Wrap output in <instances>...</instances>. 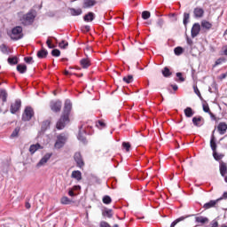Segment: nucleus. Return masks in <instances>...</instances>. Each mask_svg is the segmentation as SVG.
I'll list each match as a JSON object with an SVG mask.
<instances>
[{"instance_id":"bb28decb","label":"nucleus","mask_w":227,"mask_h":227,"mask_svg":"<svg viewBox=\"0 0 227 227\" xmlns=\"http://www.w3.org/2000/svg\"><path fill=\"white\" fill-rule=\"evenodd\" d=\"M17 70L20 74H26L27 71V67L26 65L19 64L17 66Z\"/></svg>"},{"instance_id":"9b49d317","label":"nucleus","mask_w":227,"mask_h":227,"mask_svg":"<svg viewBox=\"0 0 227 227\" xmlns=\"http://www.w3.org/2000/svg\"><path fill=\"white\" fill-rule=\"evenodd\" d=\"M192 123L195 127H201L205 123V119L201 116H195L192 118Z\"/></svg>"},{"instance_id":"0e129e2a","label":"nucleus","mask_w":227,"mask_h":227,"mask_svg":"<svg viewBox=\"0 0 227 227\" xmlns=\"http://www.w3.org/2000/svg\"><path fill=\"white\" fill-rule=\"evenodd\" d=\"M207 114H209V116H210L211 118H213V120H215V115L211 111L208 112Z\"/></svg>"},{"instance_id":"09e8293b","label":"nucleus","mask_w":227,"mask_h":227,"mask_svg":"<svg viewBox=\"0 0 227 227\" xmlns=\"http://www.w3.org/2000/svg\"><path fill=\"white\" fill-rule=\"evenodd\" d=\"M204 113H210V106H208V104H203L202 105Z\"/></svg>"},{"instance_id":"49530a36","label":"nucleus","mask_w":227,"mask_h":227,"mask_svg":"<svg viewBox=\"0 0 227 227\" xmlns=\"http://www.w3.org/2000/svg\"><path fill=\"white\" fill-rule=\"evenodd\" d=\"M224 61H226V59L224 58H220V59H216V61L215 62L214 67H217L219 65H222L223 63H224Z\"/></svg>"},{"instance_id":"5701e85b","label":"nucleus","mask_w":227,"mask_h":227,"mask_svg":"<svg viewBox=\"0 0 227 227\" xmlns=\"http://www.w3.org/2000/svg\"><path fill=\"white\" fill-rule=\"evenodd\" d=\"M103 217H108V219H111L113 215H114V213H113V209L105 208L102 211Z\"/></svg>"},{"instance_id":"c85d7f7f","label":"nucleus","mask_w":227,"mask_h":227,"mask_svg":"<svg viewBox=\"0 0 227 227\" xmlns=\"http://www.w3.org/2000/svg\"><path fill=\"white\" fill-rule=\"evenodd\" d=\"M213 157L215 160H221L224 157V154L218 153L217 151H213Z\"/></svg>"},{"instance_id":"4c0bfd02","label":"nucleus","mask_w":227,"mask_h":227,"mask_svg":"<svg viewBox=\"0 0 227 227\" xmlns=\"http://www.w3.org/2000/svg\"><path fill=\"white\" fill-rule=\"evenodd\" d=\"M96 127L98 129H106V122H104L102 120H99L96 122Z\"/></svg>"},{"instance_id":"4468645a","label":"nucleus","mask_w":227,"mask_h":227,"mask_svg":"<svg viewBox=\"0 0 227 227\" xmlns=\"http://www.w3.org/2000/svg\"><path fill=\"white\" fill-rule=\"evenodd\" d=\"M215 129L213 130L211 139H210V147L213 152L217 151V144L215 143Z\"/></svg>"},{"instance_id":"f3484780","label":"nucleus","mask_w":227,"mask_h":227,"mask_svg":"<svg viewBox=\"0 0 227 227\" xmlns=\"http://www.w3.org/2000/svg\"><path fill=\"white\" fill-rule=\"evenodd\" d=\"M219 201V199L215 200H210L209 202L204 204L203 208H205V210H208V208H214V207H215Z\"/></svg>"},{"instance_id":"6e6552de","label":"nucleus","mask_w":227,"mask_h":227,"mask_svg":"<svg viewBox=\"0 0 227 227\" xmlns=\"http://www.w3.org/2000/svg\"><path fill=\"white\" fill-rule=\"evenodd\" d=\"M50 107L53 113H59L62 107L61 101H51L50 103Z\"/></svg>"},{"instance_id":"f03ea898","label":"nucleus","mask_w":227,"mask_h":227,"mask_svg":"<svg viewBox=\"0 0 227 227\" xmlns=\"http://www.w3.org/2000/svg\"><path fill=\"white\" fill-rule=\"evenodd\" d=\"M35 17L36 16L33 14V11H30L27 14L23 15L20 20L24 26H30V24L35 22Z\"/></svg>"},{"instance_id":"c9c22d12","label":"nucleus","mask_w":227,"mask_h":227,"mask_svg":"<svg viewBox=\"0 0 227 227\" xmlns=\"http://www.w3.org/2000/svg\"><path fill=\"white\" fill-rule=\"evenodd\" d=\"M49 127H51V121H44L42 123V130H47V129H49Z\"/></svg>"},{"instance_id":"e2e57ef3","label":"nucleus","mask_w":227,"mask_h":227,"mask_svg":"<svg viewBox=\"0 0 227 227\" xmlns=\"http://www.w3.org/2000/svg\"><path fill=\"white\" fill-rule=\"evenodd\" d=\"M224 56H227V45L223 47Z\"/></svg>"},{"instance_id":"6e6d98bb","label":"nucleus","mask_w":227,"mask_h":227,"mask_svg":"<svg viewBox=\"0 0 227 227\" xmlns=\"http://www.w3.org/2000/svg\"><path fill=\"white\" fill-rule=\"evenodd\" d=\"M46 44L48 45L49 49H54V45H52V41H51L50 39L46 41Z\"/></svg>"},{"instance_id":"412c9836","label":"nucleus","mask_w":227,"mask_h":227,"mask_svg":"<svg viewBox=\"0 0 227 227\" xmlns=\"http://www.w3.org/2000/svg\"><path fill=\"white\" fill-rule=\"evenodd\" d=\"M83 20L85 22H93L95 20V13L90 12L87 14L84 15Z\"/></svg>"},{"instance_id":"603ef678","label":"nucleus","mask_w":227,"mask_h":227,"mask_svg":"<svg viewBox=\"0 0 227 227\" xmlns=\"http://www.w3.org/2000/svg\"><path fill=\"white\" fill-rule=\"evenodd\" d=\"M193 90H194V93H196L198 97H201V92H200V89H198V86L194 85Z\"/></svg>"},{"instance_id":"f704fd0d","label":"nucleus","mask_w":227,"mask_h":227,"mask_svg":"<svg viewBox=\"0 0 227 227\" xmlns=\"http://www.w3.org/2000/svg\"><path fill=\"white\" fill-rule=\"evenodd\" d=\"M0 98H2L3 102H6V98H8V93H6V90H0Z\"/></svg>"},{"instance_id":"72a5a7b5","label":"nucleus","mask_w":227,"mask_h":227,"mask_svg":"<svg viewBox=\"0 0 227 227\" xmlns=\"http://www.w3.org/2000/svg\"><path fill=\"white\" fill-rule=\"evenodd\" d=\"M171 71L168 67H164L162 70V75L163 77H171Z\"/></svg>"},{"instance_id":"5fc2aeb1","label":"nucleus","mask_w":227,"mask_h":227,"mask_svg":"<svg viewBox=\"0 0 227 227\" xmlns=\"http://www.w3.org/2000/svg\"><path fill=\"white\" fill-rule=\"evenodd\" d=\"M186 42L190 45V47H192V45H194V42H192V39H191L189 36L186 37Z\"/></svg>"},{"instance_id":"c03bdc74","label":"nucleus","mask_w":227,"mask_h":227,"mask_svg":"<svg viewBox=\"0 0 227 227\" xmlns=\"http://www.w3.org/2000/svg\"><path fill=\"white\" fill-rule=\"evenodd\" d=\"M59 47L60 49H67L68 47V42L67 41H61L59 43Z\"/></svg>"},{"instance_id":"f257e3e1","label":"nucleus","mask_w":227,"mask_h":227,"mask_svg":"<svg viewBox=\"0 0 227 227\" xmlns=\"http://www.w3.org/2000/svg\"><path fill=\"white\" fill-rule=\"evenodd\" d=\"M22 31H23L22 27L20 26L14 27L12 29L10 38L15 41L24 38V34L22 33Z\"/></svg>"},{"instance_id":"f8f14e48","label":"nucleus","mask_w":227,"mask_h":227,"mask_svg":"<svg viewBox=\"0 0 227 227\" xmlns=\"http://www.w3.org/2000/svg\"><path fill=\"white\" fill-rule=\"evenodd\" d=\"M219 171H220L221 176H223V178H226V176H227V165H226V163H224V161L220 162Z\"/></svg>"},{"instance_id":"b1692460","label":"nucleus","mask_w":227,"mask_h":227,"mask_svg":"<svg viewBox=\"0 0 227 227\" xmlns=\"http://www.w3.org/2000/svg\"><path fill=\"white\" fill-rule=\"evenodd\" d=\"M49 54V51L45 50L44 48H42L40 51H37V58L39 59H43V58H47V55Z\"/></svg>"},{"instance_id":"20e7f679","label":"nucleus","mask_w":227,"mask_h":227,"mask_svg":"<svg viewBox=\"0 0 227 227\" xmlns=\"http://www.w3.org/2000/svg\"><path fill=\"white\" fill-rule=\"evenodd\" d=\"M70 121V118L65 115H61L60 119L57 121L56 129L58 130H63L67 124Z\"/></svg>"},{"instance_id":"6ab92c4d","label":"nucleus","mask_w":227,"mask_h":227,"mask_svg":"<svg viewBox=\"0 0 227 227\" xmlns=\"http://www.w3.org/2000/svg\"><path fill=\"white\" fill-rule=\"evenodd\" d=\"M80 65H81L82 68H90V67H91V61L88 58L82 59L80 60Z\"/></svg>"},{"instance_id":"8fccbe9b","label":"nucleus","mask_w":227,"mask_h":227,"mask_svg":"<svg viewBox=\"0 0 227 227\" xmlns=\"http://www.w3.org/2000/svg\"><path fill=\"white\" fill-rule=\"evenodd\" d=\"M24 61L27 64L35 63V61H33V57H25Z\"/></svg>"},{"instance_id":"37998d69","label":"nucleus","mask_w":227,"mask_h":227,"mask_svg":"<svg viewBox=\"0 0 227 227\" xmlns=\"http://www.w3.org/2000/svg\"><path fill=\"white\" fill-rule=\"evenodd\" d=\"M189 19H190V14L187 12H184V20H183L184 26H187V24H189Z\"/></svg>"},{"instance_id":"13d9d810","label":"nucleus","mask_w":227,"mask_h":227,"mask_svg":"<svg viewBox=\"0 0 227 227\" xmlns=\"http://www.w3.org/2000/svg\"><path fill=\"white\" fill-rule=\"evenodd\" d=\"M225 77H227V72L224 73V74H220V75L218 76V79H219L220 81H223Z\"/></svg>"},{"instance_id":"58836bf2","label":"nucleus","mask_w":227,"mask_h":227,"mask_svg":"<svg viewBox=\"0 0 227 227\" xmlns=\"http://www.w3.org/2000/svg\"><path fill=\"white\" fill-rule=\"evenodd\" d=\"M19 132H20V127L15 128L12 133L11 134V137H19Z\"/></svg>"},{"instance_id":"cd10ccee","label":"nucleus","mask_w":227,"mask_h":227,"mask_svg":"<svg viewBox=\"0 0 227 227\" xmlns=\"http://www.w3.org/2000/svg\"><path fill=\"white\" fill-rule=\"evenodd\" d=\"M60 203L61 205H70L72 200L68 197L64 196L60 199Z\"/></svg>"},{"instance_id":"680f3d73","label":"nucleus","mask_w":227,"mask_h":227,"mask_svg":"<svg viewBox=\"0 0 227 227\" xmlns=\"http://www.w3.org/2000/svg\"><path fill=\"white\" fill-rule=\"evenodd\" d=\"M68 194H69V196H71L72 198H74V196H75V193H74V191H73L72 189L69 190Z\"/></svg>"},{"instance_id":"a19ab883","label":"nucleus","mask_w":227,"mask_h":227,"mask_svg":"<svg viewBox=\"0 0 227 227\" xmlns=\"http://www.w3.org/2000/svg\"><path fill=\"white\" fill-rule=\"evenodd\" d=\"M51 56L54 58H59V56H61V51L58 49H54L51 51Z\"/></svg>"},{"instance_id":"7ed1b4c3","label":"nucleus","mask_w":227,"mask_h":227,"mask_svg":"<svg viewBox=\"0 0 227 227\" xmlns=\"http://www.w3.org/2000/svg\"><path fill=\"white\" fill-rule=\"evenodd\" d=\"M35 116V111L31 106H27L22 114V121H29Z\"/></svg>"},{"instance_id":"39448f33","label":"nucleus","mask_w":227,"mask_h":227,"mask_svg":"<svg viewBox=\"0 0 227 227\" xmlns=\"http://www.w3.org/2000/svg\"><path fill=\"white\" fill-rule=\"evenodd\" d=\"M65 143H67V137L63 134H60L57 137V141L54 146L55 148L59 150L60 148H63V146H65Z\"/></svg>"},{"instance_id":"4d7b16f0","label":"nucleus","mask_w":227,"mask_h":227,"mask_svg":"<svg viewBox=\"0 0 227 227\" xmlns=\"http://www.w3.org/2000/svg\"><path fill=\"white\" fill-rule=\"evenodd\" d=\"M100 227H111V225L107 222H101Z\"/></svg>"},{"instance_id":"2f4dec72","label":"nucleus","mask_w":227,"mask_h":227,"mask_svg":"<svg viewBox=\"0 0 227 227\" xmlns=\"http://www.w3.org/2000/svg\"><path fill=\"white\" fill-rule=\"evenodd\" d=\"M201 27H204V29H212V23L203 20L201 21Z\"/></svg>"},{"instance_id":"de8ad7c7","label":"nucleus","mask_w":227,"mask_h":227,"mask_svg":"<svg viewBox=\"0 0 227 227\" xmlns=\"http://www.w3.org/2000/svg\"><path fill=\"white\" fill-rule=\"evenodd\" d=\"M181 221H184V217H180V218H177L176 220H175V221L171 223L170 227H175V225H176V224H178V223H180Z\"/></svg>"},{"instance_id":"c756f323","label":"nucleus","mask_w":227,"mask_h":227,"mask_svg":"<svg viewBox=\"0 0 227 227\" xmlns=\"http://www.w3.org/2000/svg\"><path fill=\"white\" fill-rule=\"evenodd\" d=\"M71 14L75 17L78 15H81L82 13V9H74V8H71L70 9Z\"/></svg>"},{"instance_id":"9d476101","label":"nucleus","mask_w":227,"mask_h":227,"mask_svg":"<svg viewBox=\"0 0 227 227\" xmlns=\"http://www.w3.org/2000/svg\"><path fill=\"white\" fill-rule=\"evenodd\" d=\"M70 111H72V103H70V101H67L65 103L62 116H67V118H70Z\"/></svg>"},{"instance_id":"a211bd4d","label":"nucleus","mask_w":227,"mask_h":227,"mask_svg":"<svg viewBox=\"0 0 227 227\" xmlns=\"http://www.w3.org/2000/svg\"><path fill=\"white\" fill-rule=\"evenodd\" d=\"M217 130H218L219 134H221V136H223V134L227 130V124H226V122H220L218 124V126H217Z\"/></svg>"},{"instance_id":"0eeeda50","label":"nucleus","mask_w":227,"mask_h":227,"mask_svg":"<svg viewBox=\"0 0 227 227\" xmlns=\"http://www.w3.org/2000/svg\"><path fill=\"white\" fill-rule=\"evenodd\" d=\"M74 161L76 162L77 168L82 169L84 168V160L82 159V155L81 153H75L74 155Z\"/></svg>"},{"instance_id":"774afa93","label":"nucleus","mask_w":227,"mask_h":227,"mask_svg":"<svg viewBox=\"0 0 227 227\" xmlns=\"http://www.w3.org/2000/svg\"><path fill=\"white\" fill-rule=\"evenodd\" d=\"M158 24L160 25V27H162V24H164V21L162 20H159Z\"/></svg>"},{"instance_id":"2eb2a0df","label":"nucleus","mask_w":227,"mask_h":227,"mask_svg":"<svg viewBox=\"0 0 227 227\" xmlns=\"http://www.w3.org/2000/svg\"><path fill=\"white\" fill-rule=\"evenodd\" d=\"M193 14L196 19H201V17L205 15V10H203L201 7H196L193 10Z\"/></svg>"},{"instance_id":"338daca9","label":"nucleus","mask_w":227,"mask_h":227,"mask_svg":"<svg viewBox=\"0 0 227 227\" xmlns=\"http://www.w3.org/2000/svg\"><path fill=\"white\" fill-rule=\"evenodd\" d=\"M171 88L174 90V91H176L178 90V85H171Z\"/></svg>"},{"instance_id":"a878e982","label":"nucleus","mask_w":227,"mask_h":227,"mask_svg":"<svg viewBox=\"0 0 227 227\" xmlns=\"http://www.w3.org/2000/svg\"><path fill=\"white\" fill-rule=\"evenodd\" d=\"M184 116H186V118H192V116H194V112L192 107L188 106L184 109Z\"/></svg>"},{"instance_id":"7c9ffc66","label":"nucleus","mask_w":227,"mask_h":227,"mask_svg":"<svg viewBox=\"0 0 227 227\" xmlns=\"http://www.w3.org/2000/svg\"><path fill=\"white\" fill-rule=\"evenodd\" d=\"M102 201L105 205H111V203H113V199H111L109 195H106L103 197Z\"/></svg>"},{"instance_id":"393cba45","label":"nucleus","mask_w":227,"mask_h":227,"mask_svg":"<svg viewBox=\"0 0 227 227\" xmlns=\"http://www.w3.org/2000/svg\"><path fill=\"white\" fill-rule=\"evenodd\" d=\"M40 148H42V145H40V144L37 143L35 145H30L29 152L33 155L35 153L38 152V150H40Z\"/></svg>"},{"instance_id":"1a4fd4ad","label":"nucleus","mask_w":227,"mask_h":227,"mask_svg":"<svg viewBox=\"0 0 227 227\" xmlns=\"http://www.w3.org/2000/svg\"><path fill=\"white\" fill-rule=\"evenodd\" d=\"M200 31H201V26L200 25V23L193 24L191 30L192 38H196V36L200 35Z\"/></svg>"},{"instance_id":"aec40b11","label":"nucleus","mask_w":227,"mask_h":227,"mask_svg":"<svg viewBox=\"0 0 227 227\" xmlns=\"http://www.w3.org/2000/svg\"><path fill=\"white\" fill-rule=\"evenodd\" d=\"M71 177L74 178V180H77V182H81L82 180V173L79 170H74L71 174Z\"/></svg>"},{"instance_id":"e433bc0d","label":"nucleus","mask_w":227,"mask_h":227,"mask_svg":"<svg viewBox=\"0 0 227 227\" xmlns=\"http://www.w3.org/2000/svg\"><path fill=\"white\" fill-rule=\"evenodd\" d=\"M9 65H17L19 63V59L17 57H12L8 59Z\"/></svg>"},{"instance_id":"3c124183","label":"nucleus","mask_w":227,"mask_h":227,"mask_svg":"<svg viewBox=\"0 0 227 227\" xmlns=\"http://www.w3.org/2000/svg\"><path fill=\"white\" fill-rule=\"evenodd\" d=\"M78 139H79V141H82V143H84V142L86 141V137H84V136L82 135V133L79 132V134H78Z\"/></svg>"},{"instance_id":"79ce46f5","label":"nucleus","mask_w":227,"mask_h":227,"mask_svg":"<svg viewBox=\"0 0 227 227\" xmlns=\"http://www.w3.org/2000/svg\"><path fill=\"white\" fill-rule=\"evenodd\" d=\"M151 17V13L148 11H144L142 12V19H144V20H148V19Z\"/></svg>"},{"instance_id":"052dcab7","label":"nucleus","mask_w":227,"mask_h":227,"mask_svg":"<svg viewBox=\"0 0 227 227\" xmlns=\"http://www.w3.org/2000/svg\"><path fill=\"white\" fill-rule=\"evenodd\" d=\"M73 191H81V185H74L72 188Z\"/></svg>"},{"instance_id":"473e14b6","label":"nucleus","mask_w":227,"mask_h":227,"mask_svg":"<svg viewBox=\"0 0 227 227\" xmlns=\"http://www.w3.org/2000/svg\"><path fill=\"white\" fill-rule=\"evenodd\" d=\"M122 81L127 84H130V82L134 81V76H132V74H129L128 76H124Z\"/></svg>"},{"instance_id":"864d4df0","label":"nucleus","mask_w":227,"mask_h":227,"mask_svg":"<svg viewBox=\"0 0 227 227\" xmlns=\"http://www.w3.org/2000/svg\"><path fill=\"white\" fill-rule=\"evenodd\" d=\"M176 77H178L180 82H184L185 81V78L182 76V73H176Z\"/></svg>"},{"instance_id":"dca6fc26","label":"nucleus","mask_w":227,"mask_h":227,"mask_svg":"<svg viewBox=\"0 0 227 227\" xmlns=\"http://www.w3.org/2000/svg\"><path fill=\"white\" fill-rule=\"evenodd\" d=\"M95 4H97V0H83L82 8L84 9L93 8Z\"/></svg>"},{"instance_id":"423d86ee","label":"nucleus","mask_w":227,"mask_h":227,"mask_svg":"<svg viewBox=\"0 0 227 227\" xmlns=\"http://www.w3.org/2000/svg\"><path fill=\"white\" fill-rule=\"evenodd\" d=\"M20 107H22V101L20 99H16L13 103H12L10 112L12 114H15V113L20 111Z\"/></svg>"},{"instance_id":"ddd939ff","label":"nucleus","mask_w":227,"mask_h":227,"mask_svg":"<svg viewBox=\"0 0 227 227\" xmlns=\"http://www.w3.org/2000/svg\"><path fill=\"white\" fill-rule=\"evenodd\" d=\"M51 157H52V153H46L37 163L38 168H40V166H44V164H47Z\"/></svg>"},{"instance_id":"69168bd1","label":"nucleus","mask_w":227,"mask_h":227,"mask_svg":"<svg viewBox=\"0 0 227 227\" xmlns=\"http://www.w3.org/2000/svg\"><path fill=\"white\" fill-rule=\"evenodd\" d=\"M25 207L29 210V208H31V204L29 202H26Z\"/></svg>"},{"instance_id":"ea45409f","label":"nucleus","mask_w":227,"mask_h":227,"mask_svg":"<svg viewBox=\"0 0 227 227\" xmlns=\"http://www.w3.org/2000/svg\"><path fill=\"white\" fill-rule=\"evenodd\" d=\"M174 52H175L176 56H180L181 54H184V48L178 46V47L175 48Z\"/></svg>"},{"instance_id":"a18cd8bd","label":"nucleus","mask_w":227,"mask_h":227,"mask_svg":"<svg viewBox=\"0 0 227 227\" xmlns=\"http://www.w3.org/2000/svg\"><path fill=\"white\" fill-rule=\"evenodd\" d=\"M130 143L129 142L122 143V147L124 148V150H126V152H130Z\"/></svg>"},{"instance_id":"bf43d9fd","label":"nucleus","mask_w":227,"mask_h":227,"mask_svg":"<svg viewBox=\"0 0 227 227\" xmlns=\"http://www.w3.org/2000/svg\"><path fill=\"white\" fill-rule=\"evenodd\" d=\"M220 201L223 200H227V192H223V194L222 195V197H220L218 199Z\"/></svg>"},{"instance_id":"4be33fe9","label":"nucleus","mask_w":227,"mask_h":227,"mask_svg":"<svg viewBox=\"0 0 227 227\" xmlns=\"http://www.w3.org/2000/svg\"><path fill=\"white\" fill-rule=\"evenodd\" d=\"M208 218L205 216H196L195 223L198 224H207L208 223Z\"/></svg>"}]
</instances>
